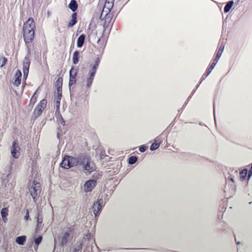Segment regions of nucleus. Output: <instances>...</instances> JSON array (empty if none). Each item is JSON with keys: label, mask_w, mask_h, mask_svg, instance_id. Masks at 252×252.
I'll return each instance as SVG.
<instances>
[{"label": "nucleus", "mask_w": 252, "mask_h": 252, "mask_svg": "<svg viewBox=\"0 0 252 252\" xmlns=\"http://www.w3.org/2000/svg\"><path fill=\"white\" fill-rule=\"evenodd\" d=\"M80 162V165L83 166L85 173L90 174L95 170V165L91 161V158L87 155L82 156L79 158L77 157L65 156L62 159L60 166L65 169H68L77 166Z\"/></svg>", "instance_id": "obj_1"}, {"label": "nucleus", "mask_w": 252, "mask_h": 252, "mask_svg": "<svg viewBox=\"0 0 252 252\" xmlns=\"http://www.w3.org/2000/svg\"><path fill=\"white\" fill-rule=\"evenodd\" d=\"M34 22L33 18H30L23 24V39L26 44L28 45L33 42L34 38Z\"/></svg>", "instance_id": "obj_2"}, {"label": "nucleus", "mask_w": 252, "mask_h": 252, "mask_svg": "<svg viewBox=\"0 0 252 252\" xmlns=\"http://www.w3.org/2000/svg\"><path fill=\"white\" fill-rule=\"evenodd\" d=\"M114 1L115 0H105L104 5L101 13V16H104L105 23H109L112 18V14L110 12L114 6Z\"/></svg>", "instance_id": "obj_3"}, {"label": "nucleus", "mask_w": 252, "mask_h": 252, "mask_svg": "<svg viewBox=\"0 0 252 252\" xmlns=\"http://www.w3.org/2000/svg\"><path fill=\"white\" fill-rule=\"evenodd\" d=\"M29 191H30L32 197L34 201H36L38 196L40 193V184L35 180L33 181L32 183L29 187Z\"/></svg>", "instance_id": "obj_4"}, {"label": "nucleus", "mask_w": 252, "mask_h": 252, "mask_svg": "<svg viewBox=\"0 0 252 252\" xmlns=\"http://www.w3.org/2000/svg\"><path fill=\"white\" fill-rule=\"evenodd\" d=\"M100 62V60H99V58H96L95 61H94V63L93 65H92V69H91L90 71H89V78H88L87 81H86V86H87L88 88L91 87V85H92L94 76L96 73V69L98 68V66H99Z\"/></svg>", "instance_id": "obj_5"}, {"label": "nucleus", "mask_w": 252, "mask_h": 252, "mask_svg": "<svg viewBox=\"0 0 252 252\" xmlns=\"http://www.w3.org/2000/svg\"><path fill=\"white\" fill-rule=\"evenodd\" d=\"M75 230L74 226H71L67 228V230L62 234L61 240H60V243L62 245L67 244L68 241L72 237V233Z\"/></svg>", "instance_id": "obj_6"}, {"label": "nucleus", "mask_w": 252, "mask_h": 252, "mask_svg": "<svg viewBox=\"0 0 252 252\" xmlns=\"http://www.w3.org/2000/svg\"><path fill=\"white\" fill-rule=\"evenodd\" d=\"M46 103H47V101H46V99H43L39 102L35 108H34V111H33L34 118H38L40 116L43 109L46 108Z\"/></svg>", "instance_id": "obj_7"}, {"label": "nucleus", "mask_w": 252, "mask_h": 252, "mask_svg": "<svg viewBox=\"0 0 252 252\" xmlns=\"http://www.w3.org/2000/svg\"><path fill=\"white\" fill-rule=\"evenodd\" d=\"M19 151H20V147H19V144H18L17 141H14L12 142V146H11V155H12L14 158H19V155H20Z\"/></svg>", "instance_id": "obj_8"}, {"label": "nucleus", "mask_w": 252, "mask_h": 252, "mask_svg": "<svg viewBox=\"0 0 252 252\" xmlns=\"http://www.w3.org/2000/svg\"><path fill=\"white\" fill-rule=\"evenodd\" d=\"M96 181L95 180H90L86 181L84 184V191L86 192H91L96 187Z\"/></svg>", "instance_id": "obj_9"}, {"label": "nucleus", "mask_w": 252, "mask_h": 252, "mask_svg": "<svg viewBox=\"0 0 252 252\" xmlns=\"http://www.w3.org/2000/svg\"><path fill=\"white\" fill-rule=\"evenodd\" d=\"M78 71L74 67H72L70 70V79H69V86H71L75 83L76 82L77 73Z\"/></svg>", "instance_id": "obj_10"}, {"label": "nucleus", "mask_w": 252, "mask_h": 252, "mask_svg": "<svg viewBox=\"0 0 252 252\" xmlns=\"http://www.w3.org/2000/svg\"><path fill=\"white\" fill-rule=\"evenodd\" d=\"M22 77V73L19 70H17V72H16L15 75H14V85L18 87L20 85L21 83V78Z\"/></svg>", "instance_id": "obj_11"}, {"label": "nucleus", "mask_w": 252, "mask_h": 252, "mask_svg": "<svg viewBox=\"0 0 252 252\" xmlns=\"http://www.w3.org/2000/svg\"><path fill=\"white\" fill-rule=\"evenodd\" d=\"M92 209H93L94 214V215L96 216L97 214H98V213H99V212L100 211L101 209H102V205H101V203H100L99 201L94 203Z\"/></svg>", "instance_id": "obj_12"}, {"label": "nucleus", "mask_w": 252, "mask_h": 252, "mask_svg": "<svg viewBox=\"0 0 252 252\" xmlns=\"http://www.w3.org/2000/svg\"><path fill=\"white\" fill-rule=\"evenodd\" d=\"M76 23L77 14L76 12H74L71 14V19H70V22L67 24V27L71 28L76 24Z\"/></svg>", "instance_id": "obj_13"}, {"label": "nucleus", "mask_w": 252, "mask_h": 252, "mask_svg": "<svg viewBox=\"0 0 252 252\" xmlns=\"http://www.w3.org/2000/svg\"><path fill=\"white\" fill-rule=\"evenodd\" d=\"M223 50L224 45L221 44V45L219 47L218 51H217V53H216L215 58H214V59L219 60L220 57H221Z\"/></svg>", "instance_id": "obj_14"}, {"label": "nucleus", "mask_w": 252, "mask_h": 252, "mask_svg": "<svg viewBox=\"0 0 252 252\" xmlns=\"http://www.w3.org/2000/svg\"><path fill=\"white\" fill-rule=\"evenodd\" d=\"M69 8L73 12H75L78 8V4L76 3L75 0H70V3L68 5Z\"/></svg>", "instance_id": "obj_15"}, {"label": "nucleus", "mask_w": 252, "mask_h": 252, "mask_svg": "<svg viewBox=\"0 0 252 252\" xmlns=\"http://www.w3.org/2000/svg\"><path fill=\"white\" fill-rule=\"evenodd\" d=\"M85 36L84 34L80 35L77 38V47L78 48H81L83 46L84 42H85Z\"/></svg>", "instance_id": "obj_16"}, {"label": "nucleus", "mask_w": 252, "mask_h": 252, "mask_svg": "<svg viewBox=\"0 0 252 252\" xmlns=\"http://www.w3.org/2000/svg\"><path fill=\"white\" fill-rule=\"evenodd\" d=\"M29 67V62L27 61L23 63V77H24V78H26L27 77Z\"/></svg>", "instance_id": "obj_17"}, {"label": "nucleus", "mask_w": 252, "mask_h": 252, "mask_svg": "<svg viewBox=\"0 0 252 252\" xmlns=\"http://www.w3.org/2000/svg\"><path fill=\"white\" fill-rule=\"evenodd\" d=\"M26 241V236H20L19 237H17L16 238V243L19 245H23L25 243Z\"/></svg>", "instance_id": "obj_18"}, {"label": "nucleus", "mask_w": 252, "mask_h": 252, "mask_svg": "<svg viewBox=\"0 0 252 252\" xmlns=\"http://www.w3.org/2000/svg\"><path fill=\"white\" fill-rule=\"evenodd\" d=\"M8 215V209L6 208H3L1 210V218H2L3 221L6 222V217Z\"/></svg>", "instance_id": "obj_19"}, {"label": "nucleus", "mask_w": 252, "mask_h": 252, "mask_svg": "<svg viewBox=\"0 0 252 252\" xmlns=\"http://www.w3.org/2000/svg\"><path fill=\"white\" fill-rule=\"evenodd\" d=\"M233 5V1H229L227 3L226 5H225V7H224V12L227 13L230 11V9L231 8V7Z\"/></svg>", "instance_id": "obj_20"}, {"label": "nucleus", "mask_w": 252, "mask_h": 252, "mask_svg": "<svg viewBox=\"0 0 252 252\" xmlns=\"http://www.w3.org/2000/svg\"><path fill=\"white\" fill-rule=\"evenodd\" d=\"M78 55H79V52L78 51H75L73 54V64H76L78 62Z\"/></svg>", "instance_id": "obj_21"}, {"label": "nucleus", "mask_w": 252, "mask_h": 252, "mask_svg": "<svg viewBox=\"0 0 252 252\" xmlns=\"http://www.w3.org/2000/svg\"><path fill=\"white\" fill-rule=\"evenodd\" d=\"M247 175V169H244L240 172V179L241 181H244L246 179V175Z\"/></svg>", "instance_id": "obj_22"}, {"label": "nucleus", "mask_w": 252, "mask_h": 252, "mask_svg": "<svg viewBox=\"0 0 252 252\" xmlns=\"http://www.w3.org/2000/svg\"><path fill=\"white\" fill-rule=\"evenodd\" d=\"M136 161L137 157L136 156H131L130 157V158H129V159H128V163H129L130 165H133L135 164Z\"/></svg>", "instance_id": "obj_23"}, {"label": "nucleus", "mask_w": 252, "mask_h": 252, "mask_svg": "<svg viewBox=\"0 0 252 252\" xmlns=\"http://www.w3.org/2000/svg\"><path fill=\"white\" fill-rule=\"evenodd\" d=\"M159 146V144L158 143L155 142L152 143L151 146H150V150H151V151H155L158 149Z\"/></svg>", "instance_id": "obj_24"}, {"label": "nucleus", "mask_w": 252, "mask_h": 252, "mask_svg": "<svg viewBox=\"0 0 252 252\" xmlns=\"http://www.w3.org/2000/svg\"><path fill=\"white\" fill-rule=\"evenodd\" d=\"M7 62V59L4 57H0V66L2 67L6 64V62Z\"/></svg>", "instance_id": "obj_25"}, {"label": "nucleus", "mask_w": 252, "mask_h": 252, "mask_svg": "<svg viewBox=\"0 0 252 252\" xmlns=\"http://www.w3.org/2000/svg\"><path fill=\"white\" fill-rule=\"evenodd\" d=\"M42 217L40 215H37V227L39 228L41 227V225H42Z\"/></svg>", "instance_id": "obj_26"}, {"label": "nucleus", "mask_w": 252, "mask_h": 252, "mask_svg": "<svg viewBox=\"0 0 252 252\" xmlns=\"http://www.w3.org/2000/svg\"><path fill=\"white\" fill-rule=\"evenodd\" d=\"M81 250H82V244H79L77 245H75L73 249V252H78Z\"/></svg>", "instance_id": "obj_27"}, {"label": "nucleus", "mask_w": 252, "mask_h": 252, "mask_svg": "<svg viewBox=\"0 0 252 252\" xmlns=\"http://www.w3.org/2000/svg\"><path fill=\"white\" fill-rule=\"evenodd\" d=\"M56 85L58 86V91H60L59 88H61L62 86V78L58 79L56 81Z\"/></svg>", "instance_id": "obj_28"}, {"label": "nucleus", "mask_w": 252, "mask_h": 252, "mask_svg": "<svg viewBox=\"0 0 252 252\" xmlns=\"http://www.w3.org/2000/svg\"><path fill=\"white\" fill-rule=\"evenodd\" d=\"M213 68H214L208 67V68H207L206 71H205V74H203V76L206 77L207 76H208V75H209L211 72L212 70H213Z\"/></svg>", "instance_id": "obj_29"}, {"label": "nucleus", "mask_w": 252, "mask_h": 252, "mask_svg": "<svg viewBox=\"0 0 252 252\" xmlns=\"http://www.w3.org/2000/svg\"><path fill=\"white\" fill-rule=\"evenodd\" d=\"M213 68H214L208 67V68H207L206 71H205V74H203V76L206 77L207 76H208V75H209L211 72L212 70H213Z\"/></svg>", "instance_id": "obj_30"}, {"label": "nucleus", "mask_w": 252, "mask_h": 252, "mask_svg": "<svg viewBox=\"0 0 252 252\" xmlns=\"http://www.w3.org/2000/svg\"><path fill=\"white\" fill-rule=\"evenodd\" d=\"M213 68H214L208 67V68H207L206 71H205V74H203V76L206 77L207 76H208V75H209L211 72L212 70H213Z\"/></svg>", "instance_id": "obj_31"}, {"label": "nucleus", "mask_w": 252, "mask_h": 252, "mask_svg": "<svg viewBox=\"0 0 252 252\" xmlns=\"http://www.w3.org/2000/svg\"><path fill=\"white\" fill-rule=\"evenodd\" d=\"M219 59H214L213 60L212 63H211L209 66L208 67L214 68L216 66V63H218Z\"/></svg>", "instance_id": "obj_32"}, {"label": "nucleus", "mask_w": 252, "mask_h": 252, "mask_svg": "<svg viewBox=\"0 0 252 252\" xmlns=\"http://www.w3.org/2000/svg\"><path fill=\"white\" fill-rule=\"evenodd\" d=\"M36 94H33V96L31 98V99H30V103L32 104H34V103L36 102Z\"/></svg>", "instance_id": "obj_33"}, {"label": "nucleus", "mask_w": 252, "mask_h": 252, "mask_svg": "<svg viewBox=\"0 0 252 252\" xmlns=\"http://www.w3.org/2000/svg\"><path fill=\"white\" fill-rule=\"evenodd\" d=\"M61 91H58L57 93V96L56 98V101H61V99L62 98V93L60 92Z\"/></svg>", "instance_id": "obj_34"}, {"label": "nucleus", "mask_w": 252, "mask_h": 252, "mask_svg": "<svg viewBox=\"0 0 252 252\" xmlns=\"http://www.w3.org/2000/svg\"><path fill=\"white\" fill-rule=\"evenodd\" d=\"M42 241V237L39 236L37 238H36L35 239H34V243H35V244L37 245H39V244Z\"/></svg>", "instance_id": "obj_35"}, {"label": "nucleus", "mask_w": 252, "mask_h": 252, "mask_svg": "<svg viewBox=\"0 0 252 252\" xmlns=\"http://www.w3.org/2000/svg\"><path fill=\"white\" fill-rule=\"evenodd\" d=\"M147 150V146L142 145L139 147V150L140 152H144Z\"/></svg>", "instance_id": "obj_36"}, {"label": "nucleus", "mask_w": 252, "mask_h": 252, "mask_svg": "<svg viewBox=\"0 0 252 252\" xmlns=\"http://www.w3.org/2000/svg\"><path fill=\"white\" fill-rule=\"evenodd\" d=\"M59 107H60V101H56V102H55V107H56V111H58L59 110Z\"/></svg>", "instance_id": "obj_37"}, {"label": "nucleus", "mask_w": 252, "mask_h": 252, "mask_svg": "<svg viewBox=\"0 0 252 252\" xmlns=\"http://www.w3.org/2000/svg\"><path fill=\"white\" fill-rule=\"evenodd\" d=\"M26 212H26V216L24 217V220H27L29 219V211L27 209Z\"/></svg>", "instance_id": "obj_38"}, {"label": "nucleus", "mask_w": 252, "mask_h": 252, "mask_svg": "<svg viewBox=\"0 0 252 252\" xmlns=\"http://www.w3.org/2000/svg\"><path fill=\"white\" fill-rule=\"evenodd\" d=\"M252 174V165L251 166V167H250V171H249V175L248 177H250L251 175Z\"/></svg>", "instance_id": "obj_39"}]
</instances>
